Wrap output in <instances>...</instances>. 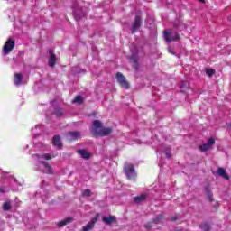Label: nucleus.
<instances>
[{
    "label": "nucleus",
    "instance_id": "1",
    "mask_svg": "<svg viewBox=\"0 0 231 231\" xmlns=\"http://www.w3.org/2000/svg\"><path fill=\"white\" fill-rule=\"evenodd\" d=\"M93 136L94 138H98V136H109V134H111V133H113V128L111 127H104L101 130H97V129H100L102 127V122L98 121V120H95L93 122Z\"/></svg>",
    "mask_w": 231,
    "mask_h": 231
},
{
    "label": "nucleus",
    "instance_id": "2",
    "mask_svg": "<svg viewBox=\"0 0 231 231\" xmlns=\"http://www.w3.org/2000/svg\"><path fill=\"white\" fill-rule=\"evenodd\" d=\"M124 172L130 181H136V171L134 170V165L131 163H126L124 166Z\"/></svg>",
    "mask_w": 231,
    "mask_h": 231
},
{
    "label": "nucleus",
    "instance_id": "3",
    "mask_svg": "<svg viewBox=\"0 0 231 231\" xmlns=\"http://www.w3.org/2000/svg\"><path fill=\"white\" fill-rule=\"evenodd\" d=\"M15 48V42L12 39H8L3 47V55H8Z\"/></svg>",
    "mask_w": 231,
    "mask_h": 231
},
{
    "label": "nucleus",
    "instance_id": "4",
    "mask_svg": "<svg viewBox=\"0 0 231 231\" xmlns=\"http://www.w3.org/2000/svg\"><path fill=\"white\" fill-rule=\"evenodd\" d=\"M116 79L121 88H124V89H129V82H127V79L125 78L124 74H122L121 72H117L116 75Z\"/></svg>",
    "mask_w": 231,
    "mask_h": 231
},
{
    "label": "nucleus",
    "instance_id": "5",
    "mask_svg": "<svg viewBox=\"0 0 231 231\" xmlns=\"http://www.w3.org/2000/svg\"><path fill=\"white\" fill-rule=\"evenodd\" d=\"M98 214H97L91 220L82 228V231H89L95 228V224L98 221Z\"/></svg>",
    "mask_w": 231,
    "mask_h": 231
},
{
    "label": "nucleus",
    "instance_id": "6",
    "mask_svg": "<svg viewBox=\"0 0 231 231\" xmlns=\"http://www.w3.org/2000/svg\"><path fill=\"white\" fill-rule=\"evenodd\" d=\"M49 61L48 64L50 66V68H55L56 64H57V55L55 54V52H53V50H49Z\"/></svg>",
    "mask_w": 231,
    "mask_h": 231
},
{
    "label": "nucleus",
    "instance_id": "7",
    "mask_svg": "<svg viewBox=\"0 0 231 231\" xmlns=\"http://www.w3.org/2000/svg\"><path fill=\"white\" fill-rule=\"evenodd\" d=\"M142 26V16L136 15L134 22L132 25V33H135L138 31V28Z\"/></svg>",
    "mask_w": 231,
    "mask_h": 231
},
{
    "label": "nucleus",
    "instance_id": "8",
    "mask_svg": "<svg viewBox=\"0 0 231 231\" xmlns=\"http://www.w3.org/2000/svg\"><path fill=\"white\" fill-rule=\"evenodd\" d=\"M164 41H166V42H176V41H180V34H176L175 37H171V32L164 31Z\"/></svg>",
    "mask_w": 231,
    "mask_h": 231
},
{
    "label": "nucleus",
    "instance_id": "9",
    "mask_svg": "<svg viewBox=\"0 0 231 231\" xmlns=\"http://www.w3.org/2000/svg\"><path fill=\"white\" fill-rule=\"evenodd\" d=\"M66 136L68 140H69L70 142H73L75 140H79V138H80L81 136V134L80 132H68L66 134Z\"/></svg>",
    "mask_w": 231,
    "mask_h": 231
},
{
    "label": "nucleus",
    "instance_id": "10",
    "mask_svg": "<svg viewBox=\"0 0 231 231\" xmlns=\"http://www.w3.org/2000/svg\"><path fill=\"white\" fill-rule=\"evenodd\" d=\"M40 164L43 165L45 174H53V168L46 161H40Z\"/></svg>",
    "mask_w": 231,
    "mask_h": 231
},
{
    "label": "nucleus",
    "instance_id": "11",
    "mask_svg": "<svg viewBox=\"0 0 231 231\" xmlns=\"http://www.w3.org/2000/svg\"><path fill=\"white\" fill-rule=\"evenodd\" d=\"M102 221L103 223H105V225H111L112 223H116V217L113 215H109L108 217H103Z\"/></svg>",
    "mask_w": 231,
    "mask_h": 231
},
{
    "label": "nucleus",
    "instance_id": "12",
    "mask_svg": "<svg viewBox=\"0 0 231 231\" xmlns=\"http://www.w3.org/2000/svg\"><path fill=\"white\" fill-rule=\"evenodd\" d=\"M52 145L54 147H58V149H62V142L60 141V136L59 135H54L52 138Z\"/></svg>",
    "mask_w": 231,
    "mask_h": 231
},
{
    "label": "nucleus",
    "instance_id": "13",
    "mask_svg": "<svg viewBox=\"0 0 231 231\" xmlns=\"http://www.w3.org/2000/svg\"><path fill=\"white\" fill-rule=\"evenodd\" d=\"M77 153L80 154L81 158H83V160H89V158H91V153L88 152V150H77Z\"/></svg>",
    "mask_w": 231,
    "mask_h": 231
},
{
    "label": "nucleus",
    "instance_id": "14",
    "mask_svg": "<svg viewBox=\"0 0 231 231\" xmlns=\"http://www.w3.org/2000/svg\"><path fill=\"white\" fill-rule=\"evenodd\" d=\"M69 223H73V217H69L58 223V226L62 228V226H66V225H69Z\"/></svg>",
    "mask_w": 231,
    "mask_h": 231
},
{
    "label": "nucleus",
    "instance_id": "15",
    "mask_svg": "<svg viewBox=\"0 0 231 231\" xmlns=\"http://www.w3.org/2000/svg\"><path fill=\"white\" fill-rule=\"evenodd\" d=\"M14 83L16 86H21L23 84V74L15 73L14 74Z\"/></svg>",
    "mask_w": 231,
    "mask_h": 231
},
{
    "label": "nucleus",
    "instance_id": "16",
    "mask_svg": "<svg viewBox=\"0 0 231 231\" xmlns=\"http://www.w3.org/2000/svg\"><path fill=\"white\" fill-rule=\"evenodd\" d=\"M217 174L218 176L224 178V180H230V177L226 174V170H225L224 168H218Z\"/></svg>",
    "mask_w": 231,
    "mask_h": 231
},
{
    "label": "nucleus",
    "instance_id": "17",
    "mask_svg": "<svg viewBox=\"0 0 231 231\" xmlns=\"http://www.w3.org/2000/svg\"><path fill=\"white\" fill-rule=\"evenodd\" d=\"M206 196L210 203L214 201V199L212 198V191L210 190V186L207 185L205 188Z\"/></svg>",
    "mask_w": 231,
    "mask_h": 231
},
{
    "label": "nucleus",
    "instance_id": "18",
    "mask_svg": "<svg viewBox=\"0 0 231 231\" xmlns=\"http://www.w3.org/2000/svg\"><path fill=\"white\" fill-rule=\"evenodd\" d=\"M146 199H147V194L143 193V194H142L140 196L134 197V201L135 203H140L142 201H145Z\"/></svg>",
    "mask_w": 231,
    "mask_h": 231
},
{
    "label": "nucleus",
    "instance_id": "19",
    "mask_svg": "<svg viewBox=\"0 0 231 231\" xmlns=\"http://www.w3.org/2000/svg\"><path fill=\"white\" fill-rule=\"evenodd\" d=\"M2 208L5 212H8L9 210H12V204L10 201H6L3 204Z\"/></svg>",
    "mask_w": 231,
    "mask_h": 231
},
{
    "label": "nucleus",
    "instance_id": "20",
    "mask_svg": "<svg viewBox=\"0 0 231 231\" xmlns=\"http://www.w3.org/2000/svg\"><path fill=\"white\" fill-rule=\"evenodd\" d=\"M164 217L163 214H160L153 219V223L155 225H160V223L163 221Z\"/></svg>",
    "mask_w": 231,
    "mask_h": 231
},
{
    "label": "nucleus",
    "instance_id": "21",
    "mask_svg": "<svg viewBox=\"0 0 231 231\" xmlns=\"http://www.w3.org/2000/svg\"><path fill=\"white\" fill-rule=\"evenodd\" d=\"M54 115L58 117H60V116H62V115H64V110H62V108H60V107H57L54 110Z\"/></svg>",
    "mask_w": 231,
    "mask_h": 231
},
{
    "label": "nucleus",
    "instance_id": "22",
    "mask_svg": "<svg viewBox=\"0 0 231 231\" xmlns=\"http://www.w3.org/2000/svg\"><path fill=\"white\" fill-rule=\"evenodd\" d=\"M199 151H201L202 152H207V151H208V149H210V146L208 143H203L202 145H200L199 147Z\"/></svg>",
    "mask_w": 231,
    "mask_h": 231
},
{
    "label": "nucleus",
    "instance_id": "23",
    "mask_svg": "<svg viewBox=\"0 0 231 231\" xmlns=\"http://www.w3.org/2000/svg\"><path fill=\"white\" fill-rule=\"evenodd\" d=\"M36 158H42L43 160H51L52 157L49 153H44V154H42V155L36 154Z\"/></svg>",
    "mask_w": 231,
    "mask_h": 231
},
{
    "label": "nucleus",
    "instance_id": "24",
    "mask_svg": "<svg viewBox=\"0 0 231 231\" xmlns=\"http://www.w3.org/2000/svg\"><path fill=\"white\" fill-rule=\"evenodd\" d=\"M200 228L203 231H210V225H208V223H202L200 225Z\"/></svg>",
    "mask_w": 231,
    "mask_h": 231
},
{
    "label": "nucleus",
    "instance_id": "25",
    "mask_svg": "<svg viewBox=\"0 0 231 231\" xmlns=\"http://www.w3.org/2000/svg\"><path fill=\"white\" fill-rule=\"evenodd\" d=\"M187 88H189V83L187 81H182L180 84L181 91L185 92Z\"/></svg>",
    "mask_w": 231,
    "mask_h": 231
},
{
    "label": "nucleus",
    "instance_id": "26",
    "mask_svg": "<svg viewBox=\"0 0 231 231\" xmlns=\"http://www.w3.org/2000/svg\"><path fill=\"white\" fill-rule=\"evenodd\" d=\"M214 73H216V70L214 69H206V75H208V77H212Z\"/></svg>",
    "mask_w": 231,
    "mask_h": 231
},
{
    "label": "nucleus",
    "instance_id": "27",
    "mask_svg": "<svg viewBox=\"0 0 231 231\" xmlns=\"http://www.w3.org/2000/svg\"><path fill=\"white\" fill-rule=\"evenodd\" d=\"M82 101H83L82 96H76L73 100V102L77 104H82Z\"/></svg>",
    "mask_w": 231,
    "mask_h": 231
},
{
    "label": "nucleus",
    "instance_id": "28",
    "mask_svg": "<svg viewBox=\"0 0 231 231\" xmlns=\"http://www.w3.org/2000/svg\"><path fill=\"white\" fill-rule=\"evenodd\" d=\"M144 228H146V230H151V228H152V222L144 224Z\"/></svg>",
    "mask_w": 231,
    "mask_h": 231
},
{
    "label": "nucleus",
    "instance_id": "29",
    "mask_svg": "<svg viewBox=\"0 0 231 231\" xmlns=\"http://www.w3.org/2000/svg\"><path fill=\"white\" fill-rule=\"evenodd\" d=\"M214 143H216V140L214 138H209L208 140V145H209V147L210 145H214Z\"/></svg>",
    "mask_w": 231,
    "mask_h": 231
},
{
    "label": "nucleus",
    "instance_id": "30",
    "mask_svg": "<svg viewBox=\"0 0 231 231\" xmlns=\"http://www.w3.org/2000/svg\"><path fill=\"white\" fill-rule=\"evenodd\" d=\"M91 195V189H85L84 196H90Z\"/></svg>",
    "mask_w": 231,
    "mask_h": 231
},
{
    "label": "nucleus",
    "instance_id": "31",
    "mask_svg": "<svg viewBox=\"0 0 231 231\" xmlns=\"http://www.w3.org/2000/svg\"><path fill=\"white\" fill-rule=\"evenodd\" d=\"M133 62H134V64H135V66H138V60L137 59H133Z\"/></svg>",
    "mask_w": 231,
    "mask_h": 231
},
{
    "label": "nucleus",
    "instance_id": "32",
    "mask_svg": "<svg viewBox=\"0 0 231 231\" xmlns=\"http://www.w3.org/2000/svg\"><path fill=\"white\" fill-rule=\"evenodd\" d=\"M171 221H172V222H174V221H178V217H172L171 218Z\"/></svg>",
    "mask_w": 231,
    "mask_h": 231
},
{
    "label": "nucleus",
    "instance_id": "33",
    "mask_svg": "<svg viewBox=\"0 0 231 231\" xmlns=\"http://www.w3.org/2000/svg\"><path fill=\"white\" fill-rule=\"evenodd\" d=\"M171 153H169V152H166V158H168V160H171Z\"/></svg>",
    "mask_w": 231,
    "mask_h": 231
},
{
    "label": "nucleus",
    "instance_id": "34",
    "mask_svg": "<svg viewBox=\"0 0 231 231\" xmlns=\"http://www.w3.org/2000/svg\"><path fill=\"white\" fill-rule=\"evenodd\" d=\"M200 3L205 4V0H199Z\"/></svg>",
    "mask_w": 231,
    "mask_h": 231
},
{
    "label": "nucleus",
    "instance_id": "35",
    "mask_svg": "<svg viewBox=\"0 0 231 231\" xmlns=\"http://www.w3.org/2000/svg\"><path fill=\"white\" fill-rule=\"evenodd\" d=\"M56 157H57V155H53V156H52V158H56Z\"/></svg>",
    "mask_w": 231,
    "mask_h": 231
},
{
    "label": "nucleus",
    "instance_id": "36",
    "mask_svg": "<svg viewBox=\"0 0 231 231\" xmlns=\"http://www.w3.org/2000/svg\"><path fill=\"white\" fill-rule=\"evenodd\" d=\"M169 52H170V53H172V51H169Z\"/></svg>",
    "mask_w": 231,
    "mask_h": 231
}]
</instances>
